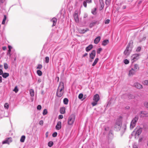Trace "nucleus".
<instances>
[{
	"label": "nucleus",
	"instance_id": "obj_1",
	"mask_svg": "<svg viewBox=\"0 0 148 148\" xmlns=\"http://www.w3.org/2000/svg\"><path fill=\"white\" fill-rule=\"evenodd\" d=\"M64 87V83L63 82H60L57 89L56 95L58 97L62 96L63 93Z\"/></svg>",
	"mask_w": 148,
	"mask_h": 148
},
{
	"label": "nucleus",
	"instance_id": "obj_2",
	"mask_svg": "<svg viewBox=\"0 0 148 148\" xmlns=\"http://www.w3.org/2000/svg\"><path fill=\"white\" fill-rule=\"evenodd\" d=\"M133 41L132 40H131L129 42L128 45L124 52V53L125 55L128 56L130 54L133 47Z\"/></svg>",
	"mask_w": 148,
	"mask_h": 148
},
{
	"label": "nucleus",
	"instance_id": "obj_3",
	"mask_svg": "<svg viewBox=\"0 0 148 148\" xmlns=\"http://www.w3.org/2000/svg\"><path fill=\"white\" fill-rule=\"evenodd\" d=\"M122 124V117H120L117 119L114 125V127L116 129L117 131H119L120 130Z\"/></svg>",
	"mask_w": 148,
	"mask_h": 148
},
{
	"label": "nucleus",
	"instance_id": "obj_4",
	"mask_svg": "<svg viewBox=\"0 0 148 148\" xmlns=\"http://www.w3.org/2000/svg\"><path fill=\"white\" fill-rule=\"evenodd\" d=\"M75 119V116L74 114H71L68 118L67 121L68 124L70 125H72Z\"/></svg>",
	"mask_w": 148,
	"mask_h": 148
},
{
	"label": "nucleus",
	"instance_id": "obj_5",
	"mask_svg": "<svg viewBox=\"0 0 148 148\" xmlns=\"http://www.w3.org/2000/svg\"><path fill=\"white\" fill-rule=\"evenodd\" d=\"M138 119V116L136 115L135 117L132 120L130 125L131 129H133L135 126L136 123Z\"/></svg>",
	"mask_w": 148,
	"mask_h": 148
},
{
	"label": "nucleus",
	"instance_id": "obj_6",
	"mask_svg": "<svg viewBox=\"0 0 148 148\" xmlns=\"http://www.w3.org/2000/svg\"><path fill=\"white\" fill-rule=\"evenodd\" d=\"M140 55V53H136L133 55L131 57V61L132 63L137 61L139 58V56Z\"/></svg>",
	"mask_w": 148,
	"mask_h": 148
},
{
	"label": "nucleus",
	"instance_id": "obj_7",
	"mask_svg": "<svg viewBox=\"0 0 148 148\" xmlns=\"http://www.w3.org/2000/svg\"><path fill=\"white\" fill-rule=\"evenodd\" d=\"M78 12L77 11H75L73 14V17L75 22L77 23L79 22V19L78 16Z\"/></svg>",
	"mask_w": 148,
	"mask_h": 148
},
{
	"label": "nucleus",
	"instance_id": "obj_8",
	"mask_svg": "<svg viewBox=\"0 0 148 148\" xmlns=\"http://www.w3.org/2000/svg\"><path fill=\"white\" fill-rule=\"evenodd\" d=\"M12 141V139L11 138H6L5 140L3 141L2 143L3 144H9Z\"/></svg>",
	"mask_w": 148,
	"mask_h": 148
},
{
	"label": "nucleus",
	"instance_id": "obj_9",
	"mask_svg": "<svg viewBox=\"0 0 148 148\" xmlns=\"http://www.w3.org/2000/svg\"><path fill=\"white\" fill-rule=\"evenodd\" d=\"M96 54V51L95 50H92L91 53L90 54V58L93 59L95 58Z\"/></svg>",
	"mask_w": 148,
	"mask_h": 148
},
{
	"label": "nucleus",
	"instance_id": "obj_10",
	"mask_svg": "<svg viewBox=\"0 0 148 148\" xmlns=\"http://www.w3.org/2000/svg\"><path fill=\"white\" fill-rule=\"evenodd\" d=\"M140 116L141 117L148 116V112L145 111H141Z\"/></svg>",
	"mask_w": 148,
	"mask_h": 148
},
{
	"label": "nucleus",
	"instance_id": "obj_11",
	"mask_svg": "<svg viewBox=\"0 0 148 148\" xmlns=\"http://www.w3.org/2000/svg\"><path fill=\"white\" fill-rule=\"evenodd\" d=\"M136 72V71H135L133 68H132L129 71V73L128 74L129 76H132L135 74V73Z\"/></svg>",
	"mask_w": 148,
	"mask_h": 148
},
{
	"label": "nucleus",
	"instance_id": "obj_12",
	"mask_svg": "<svg viewBox=\"0 0 148 148\" xmlns=\"http://www.w3.org/2000/svg\"><path fill=\"white\" fill-rule=\"evenodd\" d=\"M61 127V121H58L57 123V124L56 126V130H60Z\"/></svg>",
	"mask_w": 148,
	"mask_h": 148
},
{
	"label": "nucleus",
	"instance_id": "obj_13",
	"mask_svg": "<svg viewBox=\"0 0 148 148\" xmlns=\"http://www.w3.org/2000/svg\"><path fill=\"white\" fill-rule=\"evenodd\" d=\"M92 2V0H85L83 2V5L85 8H86L87 7V3H91Z\"/></svg>",
	"mask_w": 148,
	"mask_h": 148
},
{
	"label": "nucleus",
	"instance_id": "obj_14",
	"mask_svg": "<svg viewBox=\"0 0 148 148\" xmlns=\"http://www.w3.org/2000/svg\"><path fill=\"white\" fill-rule=\"evenodd\" d=\"M134 86L137 88L138 89H141L142 88L143 86H142L138 82H136L134 84Z\"/></svg>",
	"mask_w": 148,
	"mask_h": 148
},
{
	"label": "nucleus",
	"instance_id": "obj_15",
	"mask_svg": "<svg viewBox=\"0 0 148 148\" xmlns=\"http://www.w3.org/2000/svg\"><path fill=\"white\" fill-rule=\"evenodd\" d=\"M57 21V19L55 17L53 18L51 20V21L53 23V25H52V27H53L55 26L56 23Z\"/></svg>",
	"mask_w": 148,
	"mask_h": 148
},
{
	"label": "nucleus",
	"instance_id": "obj_16",
	"mask_svg": "<svg viewBox=\"0 0 148 148\" xmlns=\"http://www.w3.org/2000/svg\"><path fill=\"white\" fill-rule=\"evenodd\" d=\"M93 99L94 101L98 102L99 100V95L97 94H95L94 96Z\"/></svg>",
	"mask_w": 148,
	"mask_h": 148
},
{
	"label": "nucleus",
	"instance_id": "obj_17",
	"mask_svg": "<svg viewBox=\"0 0 148 148\" xmlns=\"http://www.w3.org/2000/svg\"><path fill=\"white\" fill-rule=\"evenodd\" d=\"M101 39V37L100 36H98L96 37L94 40V43L95 44H97Z\"/></svg>",
	"mask_w": 148,
	"mask_h": 148
},
{
	"label": "nucleus",
	"instance_id": "obj_18",
	"mask_svg": "<svg viewBox=\"0 0 148 148\" xmlns=\"http://www.w3.org/2000/svg\"><path fill=\"white\" fill-rule=\"evenodd\" d=\"M89 29L88 28H86V29H79V32L81 34H84L88 31Z\"/></svg>",
	"mask_w": 148,
	"mask_h": 148
},
{
	"label": "nucleus",
	"instance_id": "obj_19",
	"mask_svg": "<svg viewBox=\"0 0 148 148\" xmlns=\"http://www.w3.org/2000/svg\"><path fill=\"white\" fill-rule=\"evenodd\" d=\"M93 46L92 45H90L87 47L86 48V50L87 52H88L92 48Z\"/></svg>",
	"mask_w": 148,
	"mask_h": 148
},
{
	"label": "nucleus",
	"instance_id": "obj_20",
	"mask_svg": "<svg viewBox=\"0 0 148 148\" xmlns=\"http://www.w3.org/2000/svg\"><path fill=\"white\" fill-rule=\"evenodd\" d=\"M108 138L110 139H112L113 137V134L111 130H110L109 131L108 135Z\"/></svg>",
	"mask_w": 148,
	"mask_h": 148
},
{
	"label": "nucleus",
	"instance_id": "obj_21",
	"mask_svg": "<svg viewBox=\"0 0 148 148\" xmlns=\"http://www.w3.org/2000/svg\"><path fill=\"white\" fill-rule=\"evenodd\" d=\"M142 131V128H140L136 132V135L138 136L139 135Z\"/></svg>",
	"mask_w": 148,
	"mask_h": 148
},
{
	"label": "nucleus",
	"instance_id": "obj_22",
	"mask_svg": "<svg viewBox=\"0 0 148 148\" xmlns=\"http://www.w3.org/2000/svg\"><path fill=\"white\" fill-rule=\"evenodd\" d=\"M60 112L61 114H64L65 112V107H62L60 108Z\"/></svg>",
	"mask_w": 148,
	"mask_h": 148
},
{
	"label": "nucleus",
	"instance_id": "obj_23",
	"mask_svg": "<svg viewBox=\"0 0 148 148\" xmlns=\"http://www.w3.org/2000/svg\"><path fill=\"white\" fill-rule=\"evenodd\" d=\"M109 42V41L108 40H104L102 42V45L103 46L106 45Z\"/></svg>",
	"mask_w": 148,
	"mask_h": 148
},
{
	"label": "nucleus",
	"instance_id": "obj_24",
	"mask_svg": "<svg viewBox=\"0 0 148 148\" xmlns=\"http://www.w3.org/2000/svg\"><path fill=\"white\" fill-rule=\"evenodd\" d=\"M133 68L134 69L135 71H136L137 72V71H138L139 69V67L138 65L137 64H135L134 66V68Z\"/></svg>",
	"mask_w": 148,
	"mask_h": 148
},
{
	"label": "nucleus",
	"instance_id": "obj_25",
	"mask_svg": "<svg viewBox=\"0 0 148 148\" xmlns=\"http://www.w3.org/2000/svg\"><path fill=\"white\" fill-rule=\"evenodd\" d=\"M9 76V74L8 73H3L2 76L4 78H6Z\"/></svg>",
	"mask_w": 148,
	"mask_h": 148
},
{
	"label": "nucleus",
	"instance_id": "obj_26",
	"mask_svg": "<svg viewBox=\"0 0 148 148\" xmlns=\"http://www.w3.org/2000/svg\"><path fill=\"white\" fill-rule=\"evenodd\" d=\"M96 21H94L90 23L89 27L90 28H92L96 23Z\"/></svg>",
	"mask_w": 148,
	"mask_h": 148
},
{
	"label": "nucleus",
	"instance_id": "obj_27",
	"mask_svg": "<svg viewBox=\"0 0 148 148\" xmlns=\"http://www.w3.org/2000/svg\"><path fill=\"white\" fill-rule=\"evenodd\" d=\"M25 136L24 135L22 136L20 139V141L21 142H24L25 139Z\"/></svg>",
	"mask_w": 148,
	"mask_h": 148
},
{
	"label": "nucleus",
	"instance_id": "obj_28",
	"mask_svg": "<svg viewBox=\"0 0 148 148\" xmlns=\"http://www.w3.org/2000/svg\"><path fill=\"white\" fill-rule=\"evenodd\" d=\"M99 60V58H96L95 59V60L94 62L92 63V66H95L96 64L98 62V61Z\"/></svg>",
	"mask_w": 148,
	"mask_h": 148
},
{
	"label": "nucleus",
	"instance_id": "obj_29",
	"mask_svg": "<svg viewBox=\"0 0 148 148\" xmlns=\"http://www.w3.org/2000/svg\"><path fill=\"white\" fill-rule=\"evenodd\" d=\"M29 92L30 95L32 97L34 96V92L33 90L32 89H30L29 90Z\"/></svg>",
	"mask_w": 148,
	"mask_h": 148
},
{
	"label": "nucleus",
	"instance_id": "obj_30",
	"mask_svg": "<svg viewBox=\"0 0 148 148\" xmlns=\"http://www.w3.org/2000/svg\"><path fill=\"white\" fill-rule=\"evenodd\" d=\"M7 17L6 15H4V18L3 19V21L2 22V24L3 25H4L5 23V21Z\"/></svg>",
	"mask_w": 148,
	"mask_h": 148
},
{
	"label": "nucleus",
	"instance_id": "obj_31",
	"mask_svg": "<svg viewBox=\"0 0 148 148\" xmlns=\"http://www.w3.org/2000/svg\"><path fill=\"white\" fill-rule=\"evenodd\" d=\"M68 99L66 98L64 99L63 100V102L64 104H68Z\"/></svg>",
	"mask_w": 148,
	"mask_h": 148
},
{
	"label": "nucleus",
	"instance_id": "obj_32",
	"mask_svg": "<svg viewBox=\"0 0 148 148\" xmlns=\"http://www.w3.org/2000/svg\"><path fill=\"white\" fill-rule=\"evenodd\" d=\"M53 144V142L52 141H49L48 143V146L50 147H51Z\"/></svg>",
	"mask_w": 148,
	"mask_h": 148
},
{
	"label": "nucleus",
	"instance_id": "obj_33",
	"mask_svg": "<svg viewBox=\"0 0 148 148\" xmlns=\"http://www.w3.org/2000/svg\"><path fill=\"white\" fill-rule=\"evenodd\" d=\"M100 3L101 7V9H102L104 7V4L102 0H101V1H100Z\"/></svg>",
	"mask_w": 148,
	"mask_h": 148
},
{
	"label": "nucleus",
	"instance_id": "obj_34",
	"mask_svg": "<svg viewBox=\"0 0 148 148\" xmlns=\"http://www.w3.org/2000/svg\"><path fill=\"white\" fill-rule=\"evenodd\" d=\"M37 73L38 75L39 76H41L42 74V71L40 70H37Z\"/></svg>",
	"mask_w": 148,
	"mask_h": 148
},
{
	"label": "nucleus",
	"instance_id": "obj_35",
	"mask_svg": "<svg viewBox=\"0 0 148 148\" xmlns=\"http://www.w3.org/2000/svg\"><path fill=\"white\" fill-rule=\"evenodd\" d=\"M96 8H95L92 11V13L94 15H95L96 13Z\"/></svg>",
	"mask_w": 148,
	"mask_h": 148
},
{
	"label": "nucleus",
	"instance_id": "obj_36",
	"mask_svg": "<svg viewBox=\"0 0 148 148\" xmlns=\"http://www.w3.org/2000/svg\"><path fill=\"white\" fill-rule=\"evenodd\" d=\"M47 111L46 109H45L43 110V112L42 114L43 115H45L47 114Z\"/></svg>",
	"mask_w": 148,
	"mask_h": 148
},
{
	"label": "nucleus",
	"instance_id": "obj_37",
	"mask_svg": "<svg viewBox=\"0 0 148 148\" xmlns=\"http://www.w3.org/2000/svg\"><path fill=\"white\" fill-rule=\"evenodd\" d=\"M49 58L48 57H46L45 58V62L46 63H47L49 62Z\"/></svg>",
	"mask_w": 148,
	"mask_h": 148
},
{
	"label": "nucleus",
	"instance_id": "obj_38",
	"mask_svg": "<svg viewBox=\"0 0 148 148\" xmlns=\"http://www.w3.org/2000/svg\"><path fill=\"white\" fill-rule=\"evenodd\" d=\"M4 67L5 69H7L8 68V65L7 63H4Z\"/></svg>",
	"mask_w": 148,
	"mask_h": 148
},
{
	"label": "nucleus",
	"instance_id": "obj_39",
	"mask_svg": "<svg viewBox=\"0 0 148 148\" xmlns=\"http://www.w3.org/2000/svg\"><path fill=\"white\" fill-rule=\"evenodd\" d=\"M13 91L15 92L16 93H17L18 91V90L17 86L15 87L14 89L13 90Z\"/></svg>",
	"mask_w": 148,
	"mask_h": 148
},
{
	"label": "nucleus",
	"instance_id": "obj_40",
	"mask_svg": "<svg viewBox=\"0 0 148 148\" xmlns=\"http://www.w3.org/2000/svg\"><path fill=\"white\" fill-rule=\"evenodd\" d=\"M102 49L101 48H98L97 50V53L98 54H99L101 52V51Z\"/></svg>",
	"mask_w": 148,
	"mask_h": 148
},
{
	"label": "nucleus",
	"instance_id": "obj_41",
	"mask_svg": "<svg viewBox=\"0 0 148 148\" xmlns=\"http://www.w3.org/2000/svg\"><path fill=\"white\" fill-rule=\"evenodd\" d=\"M143 84L145 85H148V80H146L144 81L143 82Z\"/></svg>",
	"mask_w": 148,
	"mask_h": 148
},
{
	"label": "nucleus",
	"instance_id": "obj_42",
	"mask_svg": "<svg viewBox=\"0 0 148 148\" xmlns=\"http://www.w3.org/2000/svg\"><path fill=\"white\" fill-rule=\"evenodd\" d=\"M42 67V65L41 64H39L38 65V66L37 67V69H41Z\"/></svg>",
	"mask_w": 148,
	"mask_h": 148
},
{
	"label": "nucleus",
	"instance_id": "obj_43",
	"mask_svg": "<svg viewBox=\"0 0 148 148\" xmlns=\"http://www.w3.org/2000/svg\"><path fill=\"white\" fill-rule=\"evenodd\" d=\"M83 94L82 93H80L79 95L78 98L79 99H81L83 98Z\"/></svg>",
	"mask_w": 148,
	"mask_h": 148
},
{
	"label": "nucleus",
	"instance_id": "obj_44",
	"mask_svg": "<svg viewBox=\"0 0 148 148\" xmlns=\"http://www.w3.org/2000/svg\"><path fill=\"white\" fill-rule=\"evenodd\" d=\"M97 101H94L92 103V105L93 106H94L97 104Z\"/></svg>",
	"mask_w": 148,
	"mask_h": 148
},
{
	"label": "nucleus",
	"instance_id": "obj_45",
	"mask_svg": "<svg viewBox=\"0 0 148 148\" xmlns=\"http://www.w3.org/2000/svg\"><path fill=\"white\" fill-rule=\"evenodd\" d=\"M110 0H106V5H108L110 4Z\"/></svg>",
	"mask_w": 148,
	"mask_h": 148
},
{
	"label": "nucleus",
	"instance_id": "obj_46",
	"mask_svg": "<svg viewBox=\"0 0 148 148\" xmlns=\"http://www.w3.org/2000/svg\"><path fill=\"white\" fill-rule=\"evenodd\" d=\"M4 108L6 109H8L9 108V105L8 103H5L4 105Z\"/></svg>",
	"mask_w": 148,
	"mask_h": 148
},
{
	"label": "nucleus",
	"instance_id": "obj_47",
	"mask_svg": "<svg viewBox=\"0 0 148 148\" xmlns=\"http://www.w3.org/2000/svg\"><path fill=\"white\" fill-rule=\"evenodd\" d=\"M141 50V47H138L136 49V51L137 52H140Z\"/></svg>",
	"mask_w": 148,
	"mask_h": 148
},
{
	"label": "nucleus",
	"instance_id": "obj_48",
	"mask_svg": "<svg viewBox=\"0 0 148 148\" xmlns=\"http://www.w3.org/2000/svg\"><path fill=\"white\" fill-rule=\"evenodd\" d=\"M11 49H8V52L7 53V55H9L10 57L11 56Z\"/></svg>",
	"mask_w": 148,
	"mask_h": 148
},
{
	"label": "nucleus",
	"instance_id": "obj_49",
	"mask_svg": "<svg viewBox=\"0 0 148 148\" xmlns=\"http://www.w3.org/2000/svg\"><path fill=\"white\" fill-rule=\"evenodd\" d=\"M124 62L125 64H127L129 63V61L127 59H125L124 60Z\"/></svg>",
	"mask_w": 148,
	"mask_h": 148
},
{
	"label": "nucleus",
	"instance_id": "obj_50",
	"mask_svg": "<svg viewBox=\"0 0 148 148\" xmlns=\"http://www.w3.org/2000/svg\"><path fill=\"white\" fill-rule=\"evenodd\" d=\"M57 133L56 132H54L52 134V136L53 137H55L57 136Z\"/></svg>",
	"mask_w": 148,
	"mask_h": 148
},
{
	"label": "nucleus",
	"instance_id": "obj_51",
	"mask_svg": "<svg viewBox=\"0 0 148 148\" xmlns=\"http://www.w3.org/2000/svg\"><path fill=\"white\" fill-rule=\"evenodd\" d=\"M110 20L109 19H107L105 21V24H108L109 23Z\"/></svg>",
	"mask_w": 148,
	"mask_h": 148
},
{
	"label": "nucleus",
	"instance_id": "obj_52",
	"mask_svg": "<svg viewBox=\"0 0 148 148\" xmlns=\"http://www.w3.org/2000/svg\"><path fill=\"white\" fill-rule=\"evenodd\" d=\"M41 106L40 105H38L37 107V109L38 110H40L41 109Z\"/></svg>",
	"mask_w": 148,
	"mask_h": 148
},
{
	"label": "nucleus",
	"instance_id": "obj_53",
	"mask_svg": "<svg viewBox=\"0 0 148 148\" xmlns=\"http://www.w3.org/2000/svg\"><path fill=\"white\" fill-rule=\"evenodd\" d=\"M63 117V116L62 115H59L58 118L59 119H62Z\"/></svg>",
	"mask_w": 148,
	"mask_h": 148
},
{
	"label": "nucleus",
	"instance_id": "obj_54",
	"mask_svg": "<svg viewBox=\"0 0 148 148\" xmlns=\"http://www.w3.org/2000/svg\"><path fill=\"white\" fill-rule=\"evenodd\" d=\"M145 106L147 108H148V102H146L145 103Z\"/></svg>",
	"mask_w": 148,
	"mask_h": 148
},
{
	"label": "nucleus",
	"instance_id": "obj_55",
	"mask_svg": "<svg viewBox=\"0 0 148 148\" xmlns=\"http://www.w3.org/2000/svg\"><path fill=\"white\" fill-rule=\"evenodd\" d=\"M43 123V121L42 120L40 121L39 122V124L40 125H42Z\"/></svg>",
	"mask_w": 148,
	"mask_h": 148
},
{
	"label": "nucleus",
	"instance_id": "obj_56",
	"mask_svg": "<svg viewBox=\"0 0 148 148\" xmlns=\"http://www.w3.org/2000/svg\"><path fill=\"white\" fill-rule=\"evenodd\" d=\"M3 71L1 69H0V75H2L3 74Z\"/></svg>",
	"mask_w": 148,
	"mask_h": 148
},
{
	"label": "nucleus",
	"instance_id": "obj_57",
	"mask_svg": "<svg viewBox=\"0 0 148 148\" xmlns=\"http://www.w3.org/2000/svg\"><path fill=\"white\" fill-rule=\"evenodd\" d=\"M88 55V53H85L84 55H83L82 56V57H84Z\"/></svg>",
	"mask_w": 148,
	"mask_h": 148
},
{
	"label": "nucleus",
	"instance_id": "obj_58",
	"mask_svg": "<svg viewBox=\"0 0 148 148\" xmlns=\"http://www.w3.org/2000/svg\"><path fill=\"white\" fill-rule=\"evenodd\" d=\"M126 5H123L122 6V9H126Z\"/></svg>",
	"mask_w": 148,
	"mask_h": 148
},
{
	"label": "nucleus",
	"instance_id": "obj_59",
	"mask_svg": "<svg viewBox=\"0 0 148 148\" xmlns=\"http://www.w3.org/2000/svg\"><path fill=\"white\" fill-rule=\"evenodd\" d=\"M8 49H12V47L11 46L9 45L8 46Z\"/></svg>",
	"mask_w": 148,
	"mask_h": 148
},
{
	"label": "nucleus",
	"instance_id": "obj_60",
	"mask_svg": "<svg viewBox=\"0 0 148 148\" xmlns=\"http://www.w3.org/2000/svg\"><path fill=\"white\" fill-rule=\"evenodd\" d=\"M5 1V0H0V2L1 3H3Z\"/></svg>",
	"mask_w": 148,
	"mask_h": 148
},
{
	"label": "nucleus",
	"instance_id": "obj_61",
	"mask_svg": "<svg viewBox=\"0 0 148 148\" xmlns=\"http://www.w3.org/2000/svg\"><path fill=\"white\" fill-rule=\"evenodd\" d=\"M6 49V47L5 46L3 47L2 48V49L3 50H5Z\"/></svg>",
	"mask_w": 148,
	"mask_h": 148
},
{
	"label": "nucleus",
	"instance_id": "obj_62",
	"mask_svg": "<svg viewBox=\"0 0 148 148\" xmlns=\"http://www.w3.org/2000/svg\"><path fill=\"white\" fill-rule=\"evenodd\" d=\"M125 108L126 109H129L130 108V107L129 106H126Z\"/></svg>",
	"mask_w": 148,
	"mask_h": 148
},
{
	"label": "nucleus",
	"instance_id": "obj_63",
	"mask_svg": "<svg viewBox=\"0 0 148 148\" xmlns=\"http://www.w3.org/2000/svg\"><path fill=\"white\" fill-rule=\"evenodd\" d=\"M2 78L1 76H0V83L2 82Z\"/></svg>",
	"mask_w": 148,
	"mask_h": 148
},
{
	"label": "nucleus",
	"instance_id": "obj_64",
	"mask_svg": "<svg viewBox=\"0 0 148 148\" xmlns=\"http://www.w3.org/2000/svg\"><path fill=\"white\" fill-rule=\"evenodd\" d=\"M133 148H138V147L136 145H134L133 146Z\"/></svg>",
	"mask_w": 148,
	"mask_h": 148
}]
</instances>
